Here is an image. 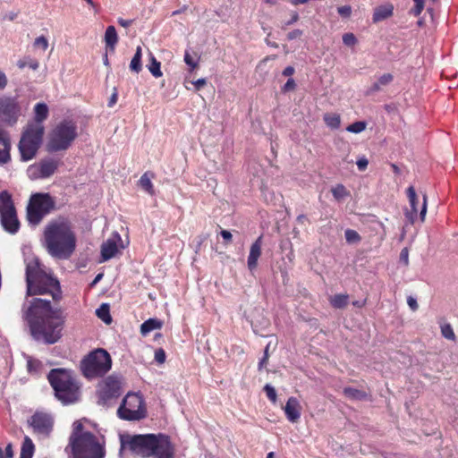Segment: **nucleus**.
I'll use <instances>...</instances> for the list:
<instances>
[{
    "instance_id": "f257e3e1",
    "label": "nucleus",
    "mask_w": 458,
    "mask_h": 458,
    "mask_svg": "<svg viewBox=\"0 0 458 458\" xmlns=\"http://www.w3.org/2000/svg\"><path fill=\"white\" fill-rule=\"evenodd\" d=\"M22 318L38 343L55 344L64 335L66 317L61 308L52 306L50 300L33 298L22 307Z\"/></svg>"
},
{
    "instance_id": "f03ea898",
    "label": "nucleus",
    "mask_w": 458,
    "mask_h": 458,
    "mask_svg": "<svg viewBox=\"0 0 458 458\" xmlns=\"http://www.w3.org/2000/svg\"><path fill=\"white\" fill-rule=\"evenodd\" d=\"M41 241L52 258L70 259L77 247V235L72 222L63 216L51 219L44 226Z\"/></svg>"
},
{
    "instance_id": "7ed1b4c3",
    "label": "nucleus",
    "mask_w": 458,
    "mask_h": 458,
    "mask_svg": "<svg viewBox=\"0 0 458 458\" xmlns=\"http://www.w3.org/2000/svg\"><path fill=\"white\" fill-rule=\"evenodd\" d=\"M121 451L131 450L135 454L155 456L157 458H174V445L170 437L162 433L145 435H121Z\"/></svg>"
},
{
    "instance_id": "20e7f679",
    "label": "nucleus",
    "mask_w": 458,
    "mask_h": 458,
    "mask_svg": "<svg viewBox=\"0 0 458 458\" xmlns=\"http://www.w3.org/2000/svg\"><path fill=\"white\" fill-rule=\"evenodd\" d=\"M27 295L50 296L52 301L58 302L63 297L61 285L50 270H47L38 258L26 262Z\"/></svg>"
},
{
    "instance_id": "39448f33",
    "label": "nucleus",
    "mask_w": 458,
    "mask_h": 458,
    "mask_svg": "<svg viewBox=\"0 0 458 458\" xmlns=\"http://www.w3.org/2000/svg\"><path fill=\"white\" fill-rule=\"evenodd\" d=\"M68 447L71 448L73 458H104L106 454L104 440L89 431H85L81 420L73 422Z\"/></svg>"
},
{
    "instance_id": "423d86ee",
    "label": "nucleus",
    "mask_w": 458,
    "mask_h": 458,
    "mask_svg": "<svg viewBox=\"0 0 458 458\" xmlns=\"http://www.w3.org/2000/svg\"><path fill=\"white\" fill-rule=\"evenodd\" d=\"M48 381L55 390V394L63 403L76 402L80 396V386L70 370L64 369H51Z\"/></svg>"
},
{
    "instance_id": "0eeeda50",
    "label": "nucleus",
    "mask_w": 458,
    "mask_h": 458,
    "mask_svg": "<svg viewBox=\"0 0 458 458\" xmlns=\"http://www.w3.org/2000/svg\"><path fill=\"white\" fill-rule=\"evenodd\" d=\"M44 134L45 127L43 124L39 123H27L21 131L18 143L21 161H30L37 156L42 145Z\"/></svg>"
},
{
    "instance_id": "6e6552de",
    "label": "nucleus",
    "mask_w": 458,
    "mask_h": 458,
    "mask_svg": "<svg viewBox=\"0 0 458 458\" xmlns=\"http://www.w3.org/2000/svg\"><path fill=\"white\" fill-rule=\"evenodd\" d=\"M77 126L72 121L64 120L50 132L47 150L50 153L68 149L77 138Z\"/></svg>"
},
{
    "instance_id": "1a4fd4ad",
    "label": "nucleus",
    "mask_w": 458,
    "mask_h": 458,
    "mask_svg": "<svg viewBox=\"0 0 458 458\" xmlns=\"http://www.w3.org/2000/svg\"><path fill=\"white\" fill-rule=\"evenodd\" d=\"M112 367L110 354L104 349L90 352L81 362V369L87 378L103 377Z\"/></svg>"
},
{
    "instance_id": "9d476101",
    "label": "nucleus",
    "mask_w": 458,
    "mask_h": 458,
    "mask_svg": "<svg viewBox=\"0 0 458 458\" xmlns=\"http://www.w3.org/2000/svg\"><path fill=\"white\" fill-rule=\"evenodd\" d=\"M55 208V202L48 193H35L27 207V219L30 224L38 225Z\"/></svg>"
},
{
    "instance_id": "9b49d317",
    "label": "nucleus",
    "mask_w": 458,
    "mask_h": 458,
    "mask_svg": "<svg viewBox=\"0 0 458 458\" xmlns=\"http://www.w3.org/2000/svg\"><path fill=\"white\" fill-rule=\"evenodd\" d=\"M0 222L4 229L13 234L20 228L16 208L12 195L7 191L0 192Z\"/></svg>"
},
{
    "instance_id": "f8f14e48",
    "label": "nucleus",
    "mask_w": 458,
    "mask_h": 458,
    "mask_svg": "<svg viewBox=\"0 0 458 458\" xmlns=\"http://www.w3.org/2000/svg\"><path fill=\"white\" fill-rule=\"evenodd\" d=\"M118 415L126 420H140L146 417L144 401L138 394H128L119 407Z\"/></svg>"
},
{
    "instance_id": "ddd939ff",
    "label": "nucleus",
    "mask_w": 458,
    "mask_h": 458,
    "mask_svg": "<svg viewBox=\"0 0 458 458\" xmlns=\"http://www.w3.org/2000/svg\"><path fill=\"white\" fill-rule=\"evenodd\" d=\"M121 394V382L114 376H109L98 384V403L106 405L112 399Z\"/></svg>"
},
{
    "instance_id": "4468645a",
    "label": "nucleus",
    "mask_w": 458,
    "mask_h": 458,
    "mask_svg": "<svg viewBox=\"0 0 458 458\" xmlns=\"http://www.w3.org/2000/svg\"><path fill=\"white\" fill-rule=\"evenodd\" d=\"M19 114L20 106L15 98L10 97L0 98V115L5 123L13 125L17 122Z\"/></svg>"
},
{
    "instance_id": "2eb2a0df",
    "label": "nucleus",
    "mask_w": 458,
    "mask_h": 458,
    "mask_svg": "<svg viewBox=\"0 0 458 458\" xmlns=\"http://www.w3.org/2000/svg\"><path fill=\"white\" fill-rule=\"evenodd\" d=\"M28 422L36 433L45 437L51 433L54 425L53 418L49 414L42 411L35 412Z\"/></svg>"
},
{
    "instance_id": "dca6fc26",
    "label": "nucleus",
    "mask_w": 458,
    "mask_h": 458,
    "mask_svg": "<svg viewBox=\"0 0 458 458\" xmlns=\"http://www.w3.org/2000/svg\"><path fill=\"white\" fill-rule=\"evenodd\" d=\"M58 167V161L54 159H43L28 168L29 176L31 179L47 178L55 174Z\"/></svg>"
},
{
    "instance_id": "f3484780",
    "label": "nucleus",
    "mask_w": 458,
    "mask_h": 458,
    "mask_svg": "<svg viewBox=\"0 0 458 458\" xmlns=\"http://www.w3.org/2000/svg\"><path fill=\"white\" fill-rule=\"evenodd\" d=\"M122 242L120 235L116 233L107 239L101 245V257L104 261L108 260L115 256L118 252L117 243Z\"/></svg>"
},
{
    "instance_id": "a211bd4d",
    "label": "nucleus",
    "mask_w": 458,
    "mask_h": 458,
    "mask_svg": "<svg viewBox=\"0 0 458 458\" xmlns=\"http://www.w3.org/2000/svg\"><path fill=\"white\" fill-rule=\"evenodd\" d=\"M11 148L10 134L0 126V165H5L10 162Z\"/></svg>"
},
{
    "instance_id": "6ab92c4d",
    "label": "nucleus",
    "mask_w": 458,
    "mask_h": 458,
    "mask_svg": "<svg viewBox=\"0 0 458 458\" xmlns=\"http://www.w3.org/2000/svg\"><path fill=\"white\" fill-rule=\"evenodd\" d=\"M262 244V235H260L250 246L247 260L248 268L250 271L255 270L258 267V260L261 256Z\"/></svg>"
},
{
    "instance_id": "aec40b11",
    "label": "nucleus",
    "mask_w": 458,
    "mask_h": 458,
    "mask_svg": "<svg viewBox=\"0 0 458 458\" xmlns=\"http://www.w3.org/2000/svg\"><path fill=\"white\" fill-rule=\"evenodd\" d=\"M284 410L286 418L291 422H296L301 417V406L295 397L288 398Z\"/></svg>"
},
{
    "instance_id": "412c9836",
    "label": "nucleus",
    "mask_w": 458,
    "mask_h": 458,
    "mask_svg": "<svg viewBox=\"0 0 458 458\" xmlns=\"http://www.w3.org/2000/svg\"><path fill=\"white\" fill-rule=\"evenodd\" d=\"M407 197L409 199L411 209L405 210L404 214H405L407 220L411 224H413L415 222V220L417 218V215H418V208H417L418 197L416 194L415 188L413 186H410L407 189Z\"/></svg>"
},
{
    "instance_id": "4be33fe9",
    "label": "nucleus",
    "mask_w": 458,
    "mask_h": 458,
    "mask_svg": "<svg viewBox=\"0 0 458 458\" xmlns=\"http://www.w3.org/2000/svg\"><path fill=\"white\" fill-rule=\"evenodd\" d=\"M394 13V5L392 4H386L375 8L373 13V22L377 23L391 17Z\"/></svg>"
},
{
    "instance_id": "5701e85b",
    "label": "nucleus",
    "mask_w": 458,
    "mask_h": 458,
    "mask_svg": "<svg viewBox=\"0 0 458 458\" xmlns=\"http://www.w3.org/2000/svg\"><path fill=\"white\" fill-rule=\"evenodd\" d=\"M118 41L116 30L114 26H108L105 32V42L106 47L114 51Z\"/></svg>"
},
{
    "instance_id": "b1692460",
    "label": "nucleus",
    "mask_w": 458,
    "mask_h": 458,
    "mask_svg": "<svg viewBox=\"0 0 458 458\" xmlns=\"http://www.w3.org/2000/svg\"><path fill=\"white\" fill-rule=\"evenodd\" d=\"M331 306L335 309H344L349 302V295L346 293L335 294L329 298Z\"/></svg>"
},
{
    "instance_id": "393cba45",
    "label": "nucleus",
    "mask_w": 458,
    "mask_h": 458,
    "mask_svg": "<svg viewBox=\"0 0 458 458\" xmlns=\"http://www.w3.org/2000/svg\"><path fill=\"white\" fill-rule=\"evenodd\" d=\"M35 117L34 121L31 123H39L42 124V122L47 118L48 115V107L45 103H38L34 107Z\"/></svg>"
},
{
    "instance_id": "a878e982",
    "label": "nucleus",
    "mask_w": 458,
    "mask_h": 458,
    "mask_svg": "<svg viewBox=\"0 0 458 458\" xmlns=\"http://www.w3.org/2000/svg\"><path fill=\"white\" fill-rule=\"evenodd\" d=\"M163 326L162 321L157 319V318H149L146 320L144 323L140 326V333L143 335H146L149 332L155 330V329H160Z\"/></svg>"
},
{
    "instance_id": "bb28decb",
    "label": "nucleus",
    "mask_w": 458,
    "mask_h": 458,
    "mask_svg": "<svg viewBox=\"0 0 458 458\" xmlns=\"http://www.w3.org/2000/svg\"><path fill=\"white\" fill-rule=\"evenodd\" d=\"M343 393L350 400H365L368 397L366 392L352 387H344Z\"/></svg>"
},
{
    "instance_id": "cd10ccee",
    "label": "nucleus",
    "mask_w": 458,
    "mask_h": 458,
    "mask_svg": "<svg viewBox=\"0 0 458 458\" xmlns=\"http://www.w3.org/2000/svg\"><path fill=\"white\" fill-rule=\"evenodd\" d=\"M34 444L29 437H25L21 449L20 458H32L34 454Z\"/></svg>"
},
{
    "instance_id": "c85d7f7f",
    "label": "nucleus",
    "mask_w": 458,
    "mask_h": 458,
    "mask_svg": "<svg viewBox=\"0 0 458 458\" xmlns=\"http://www.w3.org/2000/svg\"><path fill=\"white\" fill-rule=\"evenodd\" d=\"M141 56H142V48L140 46H139V47H137L134 56L132 57L131 64H130V69L136 73H139L142 69Z\"/></svg>"
},
{
    "instance_id": "c756f323",
    "label": "nucleus",
    "mask_w": 458,
    "mask_h": 458,
    "mask_svg": "<svg viewBox=\"0 0 458 458\" xmlns=\"http://www.w3.org/2000/svg\"><path fill=\"white\" fill-rule=\"evenodd\" d=\"M160 66V62H158L152 54H150L148 69L155 78H160L163 75Z\"/></svg>"
},
{
    "instance_id": "7c9ffc66",
    "label": "nucleus",
    "mask_w": 458,
    "mask_h": 458,
    "mask_svg": "<svg viewBox=\"0 0 458 458\" xmlns=\"http://www.w3.org/2000/svg\"><path fill=\"white\" fill-rule=\"evenodd\" d=\"M139 184L149 195L153 196L155 194L154 187L151 182V177L148 175V173H145L141 175L139 181Z\"/></svg>"
},
{
    "instance_id": "2f4dec72",
    "label": "nucleus",
    "mask_w": 458,
    "mask_h": 458,
    "mask_svg": "<svg viewBox=\"0 0 458 458\" xmlns=\"http://www.w3.org/2000/svg\"><path fill=\"white\" fill-rule=\"evenodd\" d=\"M441 335L444 338L451 341H455L456 336L453 330L452 326L449 323L439 322Z\"/></svg>"
},
{
    "instance_id": "473e14b6",
    "label": "nucleus",
    "mask_w": 458,
    "mask_h": 458,
    "mask_svg": "<svg viewBox=\"0 0 458 458\" xmlns=\"http://www.w3.org/2000/svg\"><path fill=\"white\" fill-rule=\"evenodd\" d=\"M326 124L332 129H338L341 124V118L336 114H326L324 115Z\"/></svg>"
},
{
    "instance_id": "72a5a7b5",
    "label": "nucleus",
    "mask_w": 458,
    "mask_h": 458,
    "mask_svg": "<svg viewBox=\"0 0 458 458\" xmlns=\"http://www.w3.org/2000/svg\"><path fill=\"white\" fill-rule=\"evenodd\" d=\"M97 316L104 321L106 324H110L112 318L109 313V306L106 303H103L97 310Z\"/></svg>"
},
{
    "instance_id": "f704fd0d",
    "label": "nucleus",
    "mask_w": 458,
    "mask_h": 458,
    "mask_svg": "<svg viewBox=\"0 0 458 458\" xmlns=\"http://www.w3.org/2000/svg\"><path fill=\"white\" fill-rule=\"evenodd\" d=\"M331 192H332L334 198L338 201L341 199H344V198H346L350 195V192L346 190V188L343 184H337L336 186L332 188Z\"/></svg>"
},
{
    "instance_id": "c9c22d12",
    "label": "nucleus",
    "mask_w": 458,
    "mask_h": 458,
    "mask_svg": "<svg viewBox=\"0 0 458 458\" xmlns=\"http://www.w3.org/2000/svg\"><path fill=\"white\" fill-rule=\"evenodd\" d=\"M17 66L20 69H23L26 66H29L32 70H37L39 67V63L36 59H32L29 56L24 57L17 62Z\"/></svg>"
},
{
    "instance_id": "e433bc0d",
    "label": "nucleus",
    "mask_w": 458,
    "mask_h": 458,
    "mask_svg": "<svg viewBox=\"0 0 458 458\" xmlns=\"http://www.w3.org/2000/svg\"><path fill=\"white\" fill-rule=\"evenodd\" d=\"M42 368V362L38 360L28 357L27 359V369L31 374L39 373Z\"/></svg>"
},
{
    "instance_id": "4c0bfd02",
    "label": "nucleus",
    "mask_w": 458,
    "mask_h": 458,
    "mask_svg": "<svg viewBox=\"0 0 458 458\" xmlns=\"http://www.w3.org/2000/svg\"><path fill=\"white\" fill-rule=\"evenodd\" d=\"M345 240L348 243L353 244L360 242L361 237L357 231L347 229L344 232Z\"/></svg>"
},
{
    "instance_id": "58836bf2",
    "label": "nucleus",
    "mask_w": 458,
    "mask_h": 458,
    "mask_svg": "<svg viewBox=\"0 0 458 458\" xmlns=\"http://www.w3.org/2000/svg\"><path fill=\"white\" fill-rule=\"evenodd\" d=\"M366 125L365 122L359 121L350 124L346 130L352 133H360L366 129Z\"/></svg>"
},
{
    "instance_id": "ea45409f",
    "label": "nucleus",
    "mask_w": 458,
    "mask_h": 458,
    "mask_svg": "<svg viewBox=\"0 0 458 458\" xmlns=\"http://www.w3.org/2000/svg\"><path fill=\"white\" fill-rule=\"evenodd\" d=\"M264 391L266 392L267 394V398L273 403H276V401H277V395H276V389L269 384H267L265 386H264Z\"/></svg>"
},
{
    "instance_id": "a19ab883",
    "label": "nucleus",
    "mask_w": 458,
    "mask_h": 458,
    "mask_svg": "<svg viewBox=\"0 0 458 458\" xmlns=\"http://www.w3.org/2000/svg\"><path fill=\"white\" fill-rule=\"evenodd\" d=\"M343 42L348 47H352L356 45L357 38L353 33L349 32L343 35Z\"/></svg>"
},
{
    "instance_id": "79ce46f5",
    "label": "nucleus",
    "mask_w": 458,
    "mask_h": 458,
    "mask_svg": "<svg viewBox=\"0 0 458 458\" xmlns=\"http://www.w3.org/2000/svg\"><path fill=\"white\" fill-rule=\"evenodd\" d=\"M414 1V7L411 10V13L414 16H419L424 8V0H413Z\"/></svg>"
},
{
    "instance_id": "37998d69",
    "label": "nucleus",
    "mask_w": 458,
    "mask_h": 458,
    "mask_svg": "<svg viewBox=\"0 0 458 458\" xmlns=\"http://www.w3.org/2000/svg\"><path fill=\"white\" fill-rule=\"evenodd\" d=\"M34 46L46 50L48 47V41L45 36H40L35 39Z\"/></svg>"
},
{
    "instance_id": "c03bdc74",
    "label": "nucleus",
    "mask_w": 458,
    "mask_h": 458,
    "mask_svg": "<svg viewBox=\"0 0 458 458\" xmlns=\"http://www.w3.org/2000/svg\"><path fill=\"white\" fill-rule=\"evenodd\" d=\"M393 80L394 77L391 73H385L382 76H380L377 81L383 87L391 83Z\"/></svg>"
},
{
    "instance_id": "a18cd8bd",
    "label": "nucleus",
    "mask_w": 458,
    "mask_h": 458,
    "mask_svg": "<svg viewBox=\"0 0 458 458\" xmlns=\"http://www.w3.org/2000/svg\"><path fill=\"white\" fill-rule=\"evenodd\" d=\"M155 360L158 364H163L165 361V352L162 348L156 350L155 352Z\"/></svg>"
},
{
    "instance_id": "49530a36",
    "label": "nucleus",
    "mask_w": 458,
    "mask_h": 458,
    "mask_svg": "<svg viewBox=\"0 0 458 458\" xmlns=\"http://www.w3.org/2000/svg\"><path fill=\"white\" fill-rule=\"evenodd\" d=\"M400 261L403 262L404 264V266L409 265V250H408V248L405 247L401 250Z\"/></svg>"
},
{
    "instance_id": "de8ad7c7",
    "label": "nucleus",
    "mask_w": 458,
    "mask_h": 458,
    "mask_svg": "<svg viewBox=\"0 0 458 458\" xmlns=\"http://www.w3.org/2000/svg\"><path fill=\"white\" fill-rule=\"evenodd\" d=\"M337 12L343 17H349L352 13V8L350 5H344L338 7Z\"/></svg>"
},
{
    "instance_id": "09e8293b",
    "label": "nucleus",
    "mask_w": 458,
    "mask_h": 458,
    "mask_svg": "<svg viewBox=\"0 0 458 458\" xmlns=\"http://www.w3.org/2000/svg\"><path fill=\"white\" fill-rule=\"evenodd\" d=\"M427 199H428L427 195L424 194L423 195V203H422L420 212V218L422 222L425 220L426 214H427Z\"/></svg>"
},
{
    "instance_id": "8fccbe9b",
    "label": "nucleus",
    "mask_w": 458,
    "mask_h": 458,
    "mask_svg": "<svg viewBox=\"0 0 458 458\" xmlns=\"http://www.w3.org/2000/svg\"><path fill=\"white\" fill-rule=\"evenodd\" d=\"M268 349H269V344L267 345L265 351H264V356L263 358L261 359V360L259 361V369H262L263 367H265L267 363V360H268Z\"/></svg>"
},
{
    "instance_id": "3c124183",
    "label": "nucleus",
    "mask_w": 458,
    "mask_h": 458,
    "mask_svg": "<svg viewBox=\"0 0 458 458\" xmlns=\"http://www.w3.org/2000/svg\"><path fill=\"white\" fill-rule=\"evenodd\" d=\"M184 62L191 66L192 69L196 68L198 66V64L193 60V58L191 56V55L186 52L184 55Z\"/></svg>"
},
{
    "instance_id": "603ef678",
    "label": "nucleus",
    "mask_w": 458,
    "mask_h": 458,
    "mask_svg": "<svg viewBox=\"0 0 458 458\" xmlns=\"http://www.w3.org/2000/svg\"><path fill=\"white\" fill-rule=\"evenodd\" d=\"M295 87H296V83H295L294 80L293 79H289L286 81V83L284 85L283 90L287 92V91L294 89Z\"/></svg>"
},
{
    "instance_id": "864d4df0",
    "label": "nucleus",
    "mask_w": 458,
    "mask_h": 458,
    "mask_svg": "<svg viewBox=\"0 0 458 458\" xmlns=\"http://www.w3.org/2000/svg\"><path fill=\"white\" fill-rule=\"evenodd\" d=\"M302 35V30H292L291 32H289L287 34V39L288 40H293L295 38H298L300 37H301Z\"/></svg>"
},
{
    "instance_id": "5fc2aeb1",
    "label": "nucleus",
    "mask_w": 458,
    "mask_h": 458,
    "mask_svg": "<svg viewBox=\"0 0 458 458\" xmlns=\"http://www.w3.org/2000/svg\"><path fill=\"white\" fill-rule=\"evenodd\" d=\"M356 164L360 171H364L368 166L369 161L366 157H361L357 160Z\"/></svg>"
},
{
    "instance_id": "6e6d98bb",
    "label": "nucleus",
    "mask_w": 458,
    "mask_h": 458,
    "mask_svg": "<svg viewBox=\"0 0 458 458\" xmlns=\"http://www.w3.org/2000/svg\"><path fill=\"white\" fill-rule=\"evenodd\" d=\"M18 16V12L11 11L4 14L3 19L13 21H14Z\"/></svg>"
},
{
    "instance_id": "4d7b16f0",
    "label": "nucleus",
    "mask_w": 458,
    "mask_h": 458,
    "mask_svg": "<svg viewBox=\"0 0 458 458\" xmlns=\"http://www.w3.org/2000/svg\"><path fill=\"white\" fill-rule=\"evenodd\" d=\"M220 234L223 237V239L226 242V243H229L232 242L233 235L229 231L222 230L220 232Z\"/></svg>"
},
{
    "instance_id": "13d9d810",
    "label": "nucleus",
    "mask_w": 458,
    "mask_h": 458,
    "mask_svg": "<svg viewBox=\"0 0 458 458\" xmlns=\"http://www.w3.org/2000/svg\"><path fill=\"white\" fill-rule=\"evenodd\" d=\"M195 86L196 90H199L202 87L207 84V81L204 78L198 79L197 81L192 82Z\"/></svg>"
},
{
    "instance_id": "bf43d9fd",
    "label": "nucleus",
    "mask_w": 458,
    "mask_h": 458,
    "mask_svg": "<svg viewBox=\"0 0 458 458\" xmlns=\"http://www.w3.org/2000/svg\"><path fill=\"white\" fill-rule=\"evenodd\" d=\"M407 303L409 305V307L412 310H416L418 309V303H417V301L412 298V297H409L407 299Z\"/></svg>"
},
{
    "instance_id": "052dcab7",
    "label": "nucleus",
    "mask_w": 458,
    "mask_h": 458,
    "mask_svg": "<svg viewBox=\"0 0 458 458\" xmlns=\"http://www.w3.org/2000/svg\"><path fill=\"white\" fill-rule=\"evenodd\" d=\"M7 85V78L5 74L0 71V89H4Z\"/></svg>"
},
{
    "instance_id": "680f3d73",
    "label": "nucleus",
    "mask_w": 458,
    "mask_h": 458,
    "mask_svg": "<svg viewBox=\"0 0 458 458\" xmlns=\"http://www.w3.org/2000/svg\"><path fill=\"white\" fill-rule=\"evenodd\" d=\"M299 21V14L296 12H293L292 14V18L290 21L285 22V26H290Z\"/></svg>"
},
{
    "instance_id": "e2e57ef3",
    "label": "nucleus",
    "mask_w": 458,
    "mask_h": 458,
    "mask_svg": "<svg viewBox=\"0 0 458 458\" xmlns=\"http://www.w3.org/2000/svg\"><path fill=\"white\" fill-rule=\"evenodd\" d=\"M382 89V86L377 82L376 81L375 83H373L369 89V93H374V92H377V91H379L381 90Z\"/></svg>"
},
{
    "instance_id": "0e129e2a",
    "label": "nucleus",
    "mask_w": 458,
    "mask_h": 458,
    "mask_svg": "<svg viewBox=\"0 0 458 458\" xmlns=\"http://www.w3.org/2000/svg\"><path fill=\"white\" fill-rule=\"evenodd\" d=\"M5 455L6 458H13V450L12 444H8L5 447Z\"/></svg>"
},
{
    "instance_id": "69168bd1",
    "label": "nucleus",
    "mask_w": 458,
    "mask_h": 458,
    "mask_svg": "<svg viewBox=\"0 0 458 458\" xmlns=\"http://www.w3.org/2000/svg\"><path fill=\"white\" fill-rule=\"evenodd\" d=\"M294 73V68L293 66H287L283 71V75L292 76Z\"/></svg>"
},
{
    "instance_id": "338daca9",
    "label": "nucleus",
    "mask_w": 458,
    "mask_h": 458,
    "mask_svg": "<svg viewBox=\"0 0 458 458\" xmlns=\"http://www.w3.org/2000/svg\"><path fill=\"white\" fill-rule=\"evenodd\" d=\"M118 23L122 27H129L132 23V21L131 20H124L123 18H119L118 19Z\"/></svg>"
},
{
    "instance_id": "774afa93",
    "label": "nucleus",
    "mask_w": 458,
    "mask_h": 458,
    "mask_svg": "<svg viewBox=\"0 0 458 458\" xmlns=\"http://www.w3.org/2000/svg\"><path fill=\"white\" fill-rule=\"evenodd\" d=\"M308 221H309L308 217H307L305 215H303V214L299 215V216H297V222H298L299 224H301V225H302V224H304L305 222H308Z\"/></svg>"
}]
</instances>
